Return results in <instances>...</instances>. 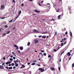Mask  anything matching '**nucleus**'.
Listing matches in <instances>:
<instances>
[{"mask_svg":"<svg viewBox=\"0 0 74 74\" xmlns=\"http://www.w3.org/2000/svg\"><path fill=\"white\" fill-rule=\"evenodd\" d=\"M1 10H4V9L5 8V6H4V5H1Z\"/></svg>","mask_w":74,"mask_h":74,"instance_id":"nucleus-1","label":"nucleus"},{"mask_svg":"<svg viewBox=\"0 0 74 74\" xmlns=\"http://www.w3.org/2000/svg\"><path fill=\"white\" fill-rule=\"evenodd\" d=\"M34 11L36 12H37V13H39L40 12V11H38L37 10L35 9L34 10Z\"/></svg>","mask_w":74,"mask_h":74,"instance_id":"nucleus-2","label":"nucleus"},{"mask_svg":"<svg viewBox=\"0 0 74 74\" xmlns=\"http://www.w3.org/2000/svg\"><path fill=\"white\" fill-rule=\"evenodd\" d=\"M14 47H17L16 48V49H18V48H19V47H18L17 45H14Z\"/></svg>","mask_w":74,"mask_h":74,"instance_id":"nucleus-3","label":"nucleus"},{"mask_svg":"<svg viewBox=\"0 0 74 74\" xmlns=\"http://www.w3.org/2000/svg\"><path fill=\"white\" fill-rule=\"evenodd\" d=\"M34 41L35 42V44H37V42H38V40L37 39H35L34 40Z\"/></svg>","mask_w":74,"mask_h":74,"instance_id":"nucleus-4","label":"nucleus"},{"mask_svg":"<svg viewBox=\"0 0 74 74\" xmlns=\"http://www.w3.org/2000/svg\"><path fill=\"white\" fill-rule=\"evenodd\" d=\"M33 32H36V33H37L38 32V31L36 30V29H34L33 30Z\"/></svg>","mask_w":74,"mask_h":74,"instance_id":"nucleus-5","label":"nucleus"},{"mask_svg":"<svg viewBox=\"0 0 74 74\" xmlns=\"http://www.w3.org/2000/svg\"><path fill=\"white\" fill-rule=\"evenodd\" d=\"M4 68V66H3L0 65V69H3Z\"/></svg>","mask_w":74,"mask_h":74,"instance_id":"nucleus-6","label":"nucleus"},{"mask_svg":"<svg viewBox=\"0 0 74 74\" xmlns=\"http://www.w3.org/2000/svg\"><path fill=\"white\" fill-rule=\"evenodd\" d=\"M11 63V62L10 61H9L8 62H7L6 63V64L7 65L8 64H10Z\"/></svg>","mask_w":74,"mask_h":74,"instance_id":"nucleus-7","label":"nucleus"},{"mask_svg":"<svg viewBox=\"0 0 74 74\" xmlns=\"http://www.w3.org/2000/svg\"><path fill=\"white\" fill-rule=\"evenodd\" d=\"M19 48L21 50H23V47L21 46Z\"/></svg>","mask_w":74,"mask_h":74,"instance_id":"nucleus-8","label":"nucleus"},{"mask_svg":"<svg viewBox=\"0 0 74 74\" xmlns=\"http://www.w3.org/2000/svg\"><path fill=\"white\" fill-rule=\"evenodd\" d=\"M71 7L68 6V10H69V11H71Z\"/></svg>","mask_w":74,"mask_h":74,"instance_id":"nucleus-9","label":"nucleus"},{"mask_svg":"<svg viewBox=\"0 0 74 74\" xmlns=\"http://www.w3.org/2000/svg\"><path fill=\"white\" fill-rule=\"evenodd\" d=\"M22 12H21V10H20L18 12V15H21V13Z\"/></svg>","mask_w":74,"mask_h":74,"instance_id":"nucleus-10","label":"nucleus"},{"mask_svg":"<svg viewBox=\"0 0 74 74\" xmlns=\"http://www.w3.org/2000/svg\"><path fill=\"white\" fill-rule=\"evenodd\" d=\"M61 17V16L60 15H59L58 17V19H59L60 18V17Z\"/></svg>","mask_w":74,"mask_h":74,"instance_id":"nucleus-11","label":"nucleus"},{"mask_svg":"<svg viewBox=\"0 0 74 74\" xmlns=\"http://www.w3.org/2000/svg\"><path fill=\"white\" fill-rule=\"evenodd\" d=\"M15 66L16 67H18V63H15Z\"/></svg>","mask_w":74,"mask_h":74,"instance_id":"nucleus-12","label":"nucleus"},{"mask_svg":"<svg viewBox=\"0 0 74 74\" xmlns=\"http://www.w3.org/2000/svg\"><path fill=\"white\" fill-rule=\"evenodd\" d=\"M51 70H52V71H53L55 69L53 67H51Z\"/></svg>","mask_w":74,"mask_h":74,"instance_id":"nucleus-13","label":"nucleus"},{"mask_svg":"<svg viewBox=\"0 0 74 74\" xmlns=\"http://www.w3.org/2000/svg\"><path fill=\"white\" fill-rule=\"evenodd\" d=\"M67 55H68V56H70V55H71V54H70V53H69V52H68L67 53Z\"/></svg>","mask_w":74,"mask_h":74,"instance_id":"nucleus-14","label":"nucleus"},{"mask_svg":"<svg viewBox=\"0 0 74 74\" xmlns=\"http://www.w3.org/2000/svg\"><path fill=\"white\" fill-rule=\"evenodd\" d=\"M46 37L47 36H42V38H46Z\"/></svg>","mask_w":74,"mask_h":74,"instance_id":"nucleus-15","label":"nucleus"},{"mask_svg":"<svg viewBox=\"0 0 74 74\" xmlns=\"http://www.w3.org/2000/svg\"><path fill=\"white\" fill-rule=\"evenodd\" d=\"M30 42H29L27 43V45L28 46H30Z\"/></svg>","mask_w":74,"mask_h":74,"instance_id":"nucleus-16","label":"nucleus"},{"mask_svg":"<svg viewBox=\"0 0 74 74\" xmlns=\"http://www.w3.org/2000/svg\"><path fill=\"white\" fill-rule=\"evenodd\" d=\"M43 71H44V69H42L40 71V72H43Z\"/></svg>","mask_w":74,"mask_h":74,"instance_id":"nucleus-17","label":"nucleus"},{"mask_svg":"<svg viewBox=\"0 0 74 74\" xmlns=\"http://www.w3.org/2000/svg\"><path fill=\"white\" fill-rule=\"evenodd\" d=\"M12 3H15V1L14 0H13L12 1Z\"/></svg>","mask_w":74,"mask_h":74,"instance_id":"nucleus-18","label":"nucleus"},{"mask_svg":"<svg viewBox=\"0 0 74 74\" xmlns=\"http://www.w3.org/2000/svg\"><path fill=\"white\" fill-rule=\"evenodd\" d=\"M64 44L63 43H61V45L62 46V47L63 46Z\"/></svg>","mask_w":74,"mask_h":74,"instance_id":"nucleus-19","label":"nucleus"},{"mask_svg":"<svg viewBox=\"0 0 74 74\" xmlns=\"http://www.w3.org/2000/svg\"><path fill=\"white\" fill-rule=\"evenodd\" d=\"M9 69L10 70H11L12 69V67H10Z\"/></svg>","mask_w":74,"mask_h":74,"instance_id":"nucleus-20","label":"nucleus"},{"mask_svg":"<svg viewBox=\"0 0 74 74\" xmlns=\"http://www.w3.org/2000/svg\"><path fill=\"white\" fill-rule=\"evenodd\" d=\"M10 61H12V60H13V59L12 58H10Z\"/></svg>","mask_w":74,"mask_h":74,"instance_id":"nucleus-21","label":"nucleus"},{"mask_svg":"<svg viewBox=\"0 0 74 74\" xmlns=\"http://www.w3.org/2000/svg\"><path fill=\"white\" fill-rule=\"evenodd\" d=\"M32 66H33L34 65H35V64H36V63H32Z\"/></svg>","mask_w":74,"mask_h":74,"instance_id":"nucleus-22","label":"nucleus"},{"mask_svg":"<svg viewBox=\"0 0 74 74\" xmlns=\"http://www.w3.org/2000/svg\"><path fill=\"white\" fill-rule=\"evenodd\" d=\"M47 31L43 33V34H47Z\"/></svg>","mask_w":74,"mask_h":74,"instance_id":"nucleus-23","label":"nucleus"},{"mask_svg":"<svg viewBox=\"0 0 74 74\" xmlns=\"http://www.w3.org/2000/svg\"><path fill=\"white\" fill-rule=\"evenodd\" d=\"M64 51H63L62 53H61V54H60V56H61L62 54H63V53H64Z\"/></svg>","mask_w":74,"mask_h":74,"instance_id":"nucleus-24","label":"nucleus"},{"mask_svg":"<svg viewBox=\"0 0 74 74\" xmlns=\"http://www.w3.org/2000/svg\"><path fill=\"white\" fill-rule=\"evenodd\" d=\"M21 6L22 7H23L24 6V4L23 3H22L21 4Z\"/></svg>","mask_w":74,"mask_h":74,"instance_id":"nucleus-25","label":"nucleus"},{"mask_svg":"<svg viewBox=\"0 0 74 74\" xmlns=\"http://www.w3.org/2000/svg\"><path fill=\"white\" fill-rule=\"evenodd\" d=\"M66 28H64V29H62V31H66Z\"/></svg>","mask_w":74,"mask_h":74,"instance_id":"nucleus-26","label":"nucleus"},{"mask_svg":"<svg viewBox=\"0 0 74 74\" xmlns=\"http://www.w3.org/2000/svg\"><path fill=\"white\" fill-rule=\"evenodd\" d=\"M42 37V36L39 35V36H38V38H40L41 37Z\"/></svg>","mask_w":74,"mask_h":74,"instance_id":"nucleus-27","label":"nucleus"},{"mask_svg":"<svg viewBox=\"0 0 74 74\" xmlns=\"http://www.w3.org/2000/svg\"><path fill=\"white\" fill-rule=\"evenodd\" d=\"M51 57H52L51 56V55H49L48 56V58H51Z\"/></svg>","mask_w":74,"mask_h":74,"instance_id":"nucleus-28","label":"nucleus"},{"mask_svg":"<svg viewBox=\"0 0 74 74\" xmlns=\"http://www.w3.org/2000/svg\"><path fill=\"white\" fill-rule=\"evenodd\" d=\"M5 27V28H7V27H8V26L7 25H5L4 26Z\"/></svg>","mask_w":74,"mask_h":74,"instance_id":"nucleus-29","label":"nucleus"},{"mask_svg":"<svg viewBox=\"0 0 74 74\" xmlns=\"http://www.w3.org/2000/svg\"><path fill=\"white\" fill-rule=\"evenodd\" d=\"M33 62H34V63L36 62H37V61L34 60V61H33Z\"/></svg>","mask_w":74,"mask_h":74,"instance_id":"nucleus-30","label":"nucleus"},{"mask_svg":"<svg viewBox=\"0 0 74 74\" xmlns=\"http://www.w3.org/2000/svg\"><path fill=\"white\" fill-rule=\"evenodd\" d=\"M12 66H14V63H12Z\"/></svg>","mask_w":74,"mask_h":74,"instance_id":"nucleus-31","label":"nucleus"},{"mask_svg":"<svg viewBox=\"0 0 74 74\" xmlns=\"http://www.w3.org/2000/svg\"><path fill=\"white\" fill-rule=\"evenodd\" d=\"M13 21V19H12L10 21H9V22H10V23H11V22H12V21Z\"/></svg>","mask_w":74,"mask_h":74,"instance_id":"nucleus-32","label":"nucleus"},{"mask_svg":"<svg viewBox=\"0 0 74 74\" xmlns=\"http://www.w3.org/2000/svg\"><path fill=\"white\" fill-rule=\"evenodd\" d=\"M72 51H74V49H73L72 50H71L70 51V52H72Z\"/></svg>","mask_w":74,"mask_h":74,"instance_id":"nucleus-33","label":"nucleus"},{"mask_svg":"<svg viewBox=\"0 0 74 74\" xmlns=\"http://www.w3.org/2000/svg\"><path fill=\"white\" fill-rule=\"evenodd\" d=\"M42 68H39V70H40V71H41L42 70Z\"/></svg>","mask_w":74,"mask_h":74,"instance_id":"nucleus-34","label":"nucleus"},{"mask_svg":"<svg viewBox=\"0 0 74 74\" xmlns=\"http://www.w3.org/2000/svg\"><path fill=\"white\" fill-rule=\"evenodd\" d=\"M67 32H68L67 31L66 32H65V34H68V33Z\"/></svg>","mask_w":74,"mask_h":74,"instance_id":"nucleus-35","label":"nucleus"},{"mask_svg":"<svg viewBox=\"0 0 74 74\" xmlns=\"http://www.w3.org/2000/svg\"><path fill=\"white\" fill-rule=\"evenodd\" d=\"M44 55L45 56H46L47 55V54H46V53H45L44 54Z\"/></svg>","mask_w":74,"mask_h":74,"instance_id":"nucleus-36","label":"nucleus"},{"mask_svg":"<svg viewBox=\"0 0 74 74\" xmlns=\"http://www.w3.org/2000/svg\"><path fill=\"white\" fill-rule=\"evenodd\" d=\"M17 51L18 53H21V51L20 50H18Z\"/></svg>","mask_w":74,"mask_h":74,"instance_id":"nucleus-37","label":"nucleus"},{"mask_svg":"<svg viewBox=\"0 0 74 74\" xmlns=\"http://www.w3.org/2000/svg\"><path fill=\"white\" fill-rule=\"evenodd\" d=\"M38 5H39L40 6H42V5H41V3H40H40H39V4H38Z\"/></svg>","mask_w":74,"mask_h":74,"instance_id":"nucleus-38","label":"nucleus"},{"mask_svg":"<svg viewBox=\"0 0 74 74\" xmlns=\"http://www.w3.org/2000/svg\"><path fill=\"white\" fill-rule=\"evenodd\" d=\"M22 67H23L24 68H25V66L23 65H22Z\"/></svg>","mask_w":74,"mask_h":74,"instance_id":"nucleus-39","label":"nucleus"},{"mask_svg":"<svg viewBox=\"0 0 74 74\" xmlns=\"http://www.w3.org/2000/svg\"><path fill=\"white\" fill-rule=\"evenodd\" d=\"M58 69H59V71H60V67H59L58 68Z\"/></svg>","mask_w":74,"mask_h":74,"instance_id":"nucleus-40","label":"nucleus"},{"mask_svg":"<svg viewBox=\"0 0 74 74\" xmlns=\"http://www.w3.org/2000/svg\"><path fill=\"white\" fill-rule=\"evenodd\" d=\"M10 31H9L7 33V34H9V33H10Z\"/></svg>","mask_w":74,"mask_h":74,"instance_id":"nucleus-41","label":"nucleus"},{"mask_svg":"<svg viewBox=\"0 0 74 74\" xmlns=\"http://www.w3.org/2000/svg\"><path fill=\"white\" fill-rule=\"evenodd\" d=\"M14 62L15 63H16V61L15 60L14 61Z\"/></svg>","mask_w":74,"mask_h":74,"instance_id":"nucleus-42","label":"nucleus"},{"mask_svg":"<svg viewBox=\"0 0 74 74\" xmlns=\"http://www.w3.org/2000/svg\"><path fill=\"white\" fill-rule=\"evenodd\" d=\"M70 35H71V36H72V33L71 32L70 33Z\"/></svg>","mask_w":74,"mask_h":74,"instance_id":"nucleus-43","label":"nucleus"},{"mask_svg":"<svg viewBox=\"0 0 74 74\" xmlns=\"http://www.w3.org/2000/svg\"><path fill=\"white\" fill-rule=\"evenodd\" d=\"M72 67H74V64L73 63L72 65Z\"/></svg>","mask_w":74,"mask_h":74,"instance_id":"nucleus-44","label":"nucleus"},{"mask_svg":"<svg viewBox=\"0 0 74 74\" xmlns=\"http://www.w3.org/2000/svg\"><path fill=\"white\" fill-rule=\"evenodd\" d=\"M63 39H62V41H60L61 42H63Z\"/></svg>","mask_w":74,"mask_h":74,"instance_id":"nucleus-45","label":"nucleus"},{"mask_svg":"<svg viewBox=\"0 0 74 74\" xmlns=\"http://www.w3.org/2000/svg\"><path fill=\"white\" fill-rule=\"evenodd\" d=\"M5 67L7 69H9V68L8 66H6Z\"/></svg>","mask_w":74,"mask_h":74,"instance_id":"nucleus-46","label":"nucleus"},{"mask_svg":"<svg viewBox=\"0 0 74 74\" xmlns=\"http://www.w3.org/2000/svg\"><path fill=\"white\" fill-rule=\"evenodd\" d=\"M6 35V34H5V33L4 34L3 36H5Z\"/></svg>","mask_w":74,"mask_h":74,"instance_id":"nucleus-47","label":"nucleus"},{"mask_svg":"<svg viewBox=\"0 0 74 74\" xmlns=\"http://www.w3.org/2000/svg\"><path fill=\"white\" fill-rule=\"evenodd\" d=\"M66 43H67V42L66 41V42H65L64 43V45H65V44H66Z\"/></svg>","mask_w":74,"mask_h":74,"instance_id":"nucleus-48","label":"nucleus"},{"mask_svg":"<svg viewBox=\"0 0 74 74\" xmlns=\"http://www.w3.org/2000/svg\"><path fill=\"white\" fill-rule=\"evenodd\" d=\"M42 52H44V51L42 50H40Z\"/></svg>","mask_w":74,"mask_h":74,"instance_id":"nucleus-49","label":"nucleus"},{"mask_svg":"<svg viewBox=\"0 0 74 74\" xmlns=\"http://www.w3.org/2000/svg\"><path fill=\"white\" fill-rule=\"evenodd\" d=\"M3 60H5V57H4L3 58Z\"/></svg>","mask_w":74,"mask_h":74,"instance_id":"nucleus-50","label":"nucleus"},{"mask_svg":"<svg viewBox=\"0 0 74 74\" xmlns=\"http://www.w3.org/2000/svg\"><path fill=\"white\" fill-rule=\"evenodd\" d=\"M15 68H16V67L15 66H14V67H13V69H15Z\"/></svg>","mask_w":74,"mask_h":74,"instance_id":"nucleus-51","label":"nucleus"},{"mask_svg":"<svg viewBox=\"0 0 74 74\" xmlns=\"http://www.w3.org/2000/svg\"><path fill=\"white\" fill-rule=\"evenodd\" d=\"M52 59V57H51L50 58V59L49 60H51Z\"/></svg>","mask_w":74,"mask_h":74,"instance_id":"nucleus-52","label":"nucleus"},{"mask_svg":"<svg viewBox=\"0 0 74 74\" xmlns=\"http://www.w3.org/2000/svg\"><path fill=\"white\" fill-rule=\"evenodd\" d=\"M13 59H16V58L15 57H13Z\"/></svg>","mask_w":74,"mask_h":74,"instance_id":"nucleus-53","label":"nucleus"},{"mask_svg":"<svg viewBox=\"0 0 74 74\" xmlns=\"http://www.w3.org/2000/svg\"><path fill=\"white\" fill-rule=\"evenodd\" d=\"M12 54H14V55L16 56V55H15V53H14L12 52Z\"/></svg>","mask_w":74,"mask_h":74,"instance_id":"nucleus-54","label":"nucleus"},{"mask_svg":"<svg viewBox=\"0 0 74 74\" xmlns=\"http://www.w3.org/2000/svg\"><path fill=\"white\" fill-rule=\"evenodd\" d=\"M30 63H31L30 62L28 63H27V64L28 65H30Z\"/></svg>","mask_w":74,"mask_h":74,"instance_id":"nucleus-55","label":"nucleus"},{"mask_svg":"<svg viewBox=\"0 0 74 74\" xmlns=\"http://www.w3.org/2000/svg\"><path fill=\"white\" fill-rule=\"evenodd\" d=\"M37 65L38 66H39V67H40V66H41V65H40V64L39 65L38 64Z\"/></svg>","mask_w":74,"mask_h":74,"instance_id":"nucleus-56","label":"nucleus"},{"mask_svg":"<svg viewBox=\"0 0 74 74\" xmlns=\"http://www.w3.org/2000/svg\"><path fill=\"white\" fill-rule=\"evenodd\" d=\"M54 51H55V52H56L57 51L56 50V49H54Z\"/></svg>","mask_w":74,"mask_h":74,"instance_id":"nucleus-57","label":"nucleus"},{"mask_svg":"<svg viewBox=\"0 0 74 74\" xmlns=\"http://www.w3.org/2000/svg\"><path fill=\"white\" fill-rule=\"evenodd\" d=\"M60 48V47H58V50H59V49Z\"/></svg>","mask_w":74,"mask_h":74,"instance_id":"nucleus-58","label":"nucleus"},{"mask_svg":"<svg viewBox=\"0 0 74 74\" xmlns=\"http://www.w3.org/2000/svg\"><path fill=\"white\" fill-rule=\"evenodd\" d=\"M66 40V38H64V40Z\"/></svg>","mask_w":74,"mask_h":74,"instance_id":"nucleus-59","label":"nucleus"},{"mask_svg":"<svg viewBox=\"0 0 74 74\" xmlns=\"http://www.w3.org/2000/svg\"><path fill=\"white\" fill-rule=\"evenodd\" d=\"M4 18H5V17H2L1 19H4Z\"/></svg>","mask_w":74,"mask_h":74,"instance_id":"nucleus-60","label":"nucleus"},{"mask_svg":"<svg viewBox=\"0 0 74 74\" xmlns=\"http://www.w3.org/2000/svg\"><path fill=\"white\" fill-rule=\"evenodd\" d=\"M5 64V63H3L2 64V66H4V64Z\"/></svg>","mask_w":74,"mask_h":74,"instance_id":"nucleus-61","label":"nucleus"},{"mask_svg":"<svg viewBox=\"0 0 74 74\" xmlns=\"http://www.w3.org/2000/svg\"><path fill=\"white\" fill-rule=\"evenodd\" d=\"M39 3H40V2H38V5L39 4Z\"/></svg>","mask_w":74,"mask_h":74,"instance_id":"nucleus-62","label":"nucleus"},{"mask_svg":"<svg viewBox=\"0 0 74 74\" xmlns=\"http://www.w3.org/2000/svg\"><path fill=\"white\" fill-rule=\"evenodd\" d=\"M8 66H11V64H9Z\"/></svg>","mask_w":74,"mask_h":74,"instance_id":"nucleus-63","label":"nucleus"},{"mask_svg":"<svg viewBox=\"0 0 74 74\" xmlns=\"http://www.w3.org/2000/svg\"><path fill=\"white\" fill-rule=\"evenodd\" d=\"M71 59V57H70V58H69V60H70V59Z\"/></svg>","mask_w":74,"mask_h":74,"instance_id":"nucleus-64","label":"nucleus"}]
</instances>
